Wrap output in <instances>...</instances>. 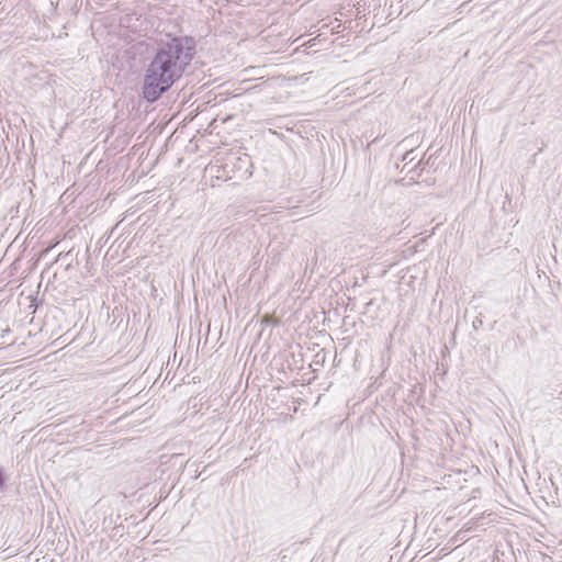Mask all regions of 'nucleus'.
I'll use <instances>...</instances> for the list:
<instances>
[{"instance_id":"f257e3e1","label":"nucleus","mask_w":562,"mask_h":562,"mask_svg":"<svg viewBox=\"0 0 562 562\" xmlns=\"http://www.w3.org/2000/svg\"><path fill=\"white\" fill-rule=\"evenodd\" d=\"M196 53L192 36H173L161 42L148 64L143 82V98L157 101L175 82L181 79Z\"/></svg>"},{"instance_id":"f03ea898","label":"nucleus","mask_w":562,"mask_h":562,"mask_svg":"<svg viewBox=\"0 0 562 562\" xmlns=\"http://www.w3.org/2000/svg\"><path fill=\"white\" fill-rule=\"evenodd\" d=\"M5 485V476H4V469L0 467V490H2Z\"/></svg>"}]
</instances>
